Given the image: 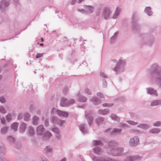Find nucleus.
I'll return each instance as SVG.
<instances>
[{
    "label": "nucleus",
    "instance_id": "40",
    "mask_svg": "<svg viewBox=\"0 0 161 161\" xmlns=\"http://www.w3.org/2000/svg\"><path fill=\"white\" fill-rule=\"evenodd\" d=\"M100 76L103 78H108V77L107 76L105 75L104 73L102 71H101L100 73Z\"/></svg>",
    "mask_w": 161,
    "mask_h": 161
},
{
    "label": "nucleus",
    "instance_id": "45",
    "mask_svg": "<svg viewBox=\"0 0 161 161\" xmlns=\"http://www.w3.org/2000/svg\"><path fill=\"white\" fill-rule=\"evenodd\" d=\"M101 144V142L99 141H94L93 142V144L94 145H99Z\"/></svg>",
    "mask_w": 161,
    "mask_h": 161
},
{
    "label": "nucleus",
    "instance_id": "31",
    "mask_svg": "<svg viewBox=\"0 0 161 161\" xmlns=\"http://www.w3.org/2000/svg\"><path fill=\"white\" fill-rule=\"evenodd\" d=\"M127 122L130 125H135L138 124V123L136 122H135L131 120H128L127 121Z\"/></svg>",
    "mask_w": 161,
    "mask_h": 161
},
{
    "label": "nucleus",
    "instance_id": "22",
    "mask_svg": "<svg viewBox=\"0 0 161 161\" xmlns=\"http://www.w3.org/2000/svg\"><path fill=\"white\" fill-rule=\"evenodd\" d=\"M19 124L17 122H15L12 123L11 125V127L12 130L14 131H17L18 126Z\"/></svg>",
    "mask_w": 161,
    "mask_h": 161
},
{
    "label": "nucleus",
    "instance_id": "13",
    "mask_svg": "<svg viewBox=\"0 0 161 161\" xmlns=\"http://www.w3.org/2000/svg\"><path fill=\"white\" fill-rule=\"evenodd\" d=\"M83 7L88 12V14L89 13H92L93 12L94 8L92 6L84 5Z\"/></svg>",
    "mask_w": 161,
    "mask_h": 161
},
{
    "label": "nucleus",
    "instance_id": "32",
    "mask_svg": "<svg viewBox=\"0 0 161 161\" xmlns=\"http://www.w3.org/2000/svg\"><path fill=\"white\" fill-rule=\"evenodd\" d=\"M122 131V129H119L118 130V129L117 128H110L107 129L105 131Z\"/></svg>",
    "mask_w": 161,
    "mask_h": 161
},
{
    "label": "nucleus",
    "instance_id": "36",
    "mask_svg": "<svg viewBox=\"0 0 161 161\" xmlns=\"http://www.w3.org/2000/svg\"><path fill=\"white\" fill-rule=\"evenodd\" d=\"M44 128L42 125H40L37 128L36 131H44Z\"/></svg>",
    "mask_w": 161,
    "mask_h": 161
},
{
    "label": "nucleus",
    "instance_id": "39",
    "mask_svg": "<svg viewBox=\"0 0 161 161\" xmlns=\"http://www.w3.org/2000/svg\"><path fill=\"white\" fill-rule=\"evenodd\" d=\"M78 10L81 13L85 14H88V12L86 11V10L85 9H78Z\"/></svg>",
    "mask_w": 161,
    "mask_h": 161
},
{
    "label": "nucleus",
    "instance_id": "27",
    "mask_svg": "<svg viewBox=\"0 0 161 161\" xmlns=\"http://www.w3.org/2000/svg\"><path fill=\"white\" fill-rule=\"evenodd\" d=\"M27 125L24 122H22L20 126V130L21 131H25Z\"/></svg>",
    "mask_w": 161,
    "mask_h": 161
},
{
    "label": "nucleus",
    "instance_id": "30",
    "mask_svg": "<svg viewBox=\"0 0 161 161\" xmlns=\"http://www.w3.org/2000/svg\"><path fill=\"white\" fill-rule=\"evenodd\" d=\"M30 114L27 113L24 114V120L26 121L29 120L30 119Z\"/></svg>",
    "mask_w": 161,
    "mask_h": 161
},
{
    "label": "nucleus",
    "instance_id": "49",
    "mask_svg": "<svg viewBox=\"0 0 161 161\" xmlns=\"http://www.w3.org/2000/svg\"><path fill=\"white\" fill-rule=\"evenodd\" d=\"M97 96L100 98H102L103 97V94L100 92H98L97 93Z\"/></svg>",
    "mask_w": 161,
    "mask_h": 161
},
{
    "label": "nucleus",
    "instance_id": "38",
    "mask_svg": "<svg viewBox=\"0 0 161 161\" xmlns=\"http://www.w3.org/2000/svg\"><path fill=\"white\" fill-rule=\"evenodd\" d=\"M0 112L3 114H5L6 110L2 106H0Z\"/></svg>",
    "mask_w": 161,
    "mask_h": 161
},
{
    "label": "nucleus",
    "instance_id": "54",
    "mask_svg": "<svg viewBox=\"0 0 161 161\" xmlns=\"http://www.w3.org/2000/svg\"><path fill=\"white\" fill-rule=\"evenodd\" d=\"M8 129V127L6 126L3 127L1 129V131H7Z\"/></svg>",
    "mask_w": 161,
    "mask_h": 161
},
{
    "label": "nucleus",
    "instance_id": "63",
    "mask_svg": "<svg viewBox=\"0 0 161 161\" xmlns=\"http://www.w3.org/2000/svg\"><path fill=\"white\" fill-rule=\"evenodd\" d=\"M46 149H47V151H50L51 150V149L49 147H46Z\"/></svg>",
    "mask_w": 161,
    "mask_h": 161
},
{
    "label": "nucleus",
    "instance_id": "47",
    "mask_svg": "<svg viewBox=\"0 0 161 161\" xmlns=\"http://www.w3.org/2000/svg\"><path fill=\"white\" fill-rule=\"evenodd\" d=\"M44 124L45 126L47 127L49 125V120L48 119H47L45 120Z\"/></svg>",
    "mask_w": 161,
    "mask_h": 161
},
{
    "label": "nucleus",
    "instance_id": "43",
    "mask_svg": "<svg viewBox=\"0 0 161 161\" xmlns=\"http://www.w3.org/2000/svg\"><path fill=\"white\" fill-rule=\"evenodd\" d=\"M84 0H79L78 1V3H80L83 1ZM76 2V0H72L71 2H70V4L71 5H74Z\"/></svg>",
    "mask_w": 161,
    "mask_h": 161
},
{
    "label": "nucleus",
    "instance_id": "20",
    "mask_svg": "<svg viewBox=\"0 0 161 161\" xmlns=\"http://www.w3.org/2000/svg\"><path fill=\"white\" fill-rule=\"evenodd\" d=\"M109 110L108 108L104 109H100L98 110L99 114L102 115H106L108 113Z\"/></svg>",
    "mask_w": 161,
    "mask_h": 161
},
{
    "label": "nucleus",
    "instance_id": "57",
    "mask_svg": "<svg viewBox=\"0 0 161 161\" xmlns=\"http://www.w3.org/2000/svg\"><path fill=\"white\" fill-rule=\"evenodd\" d=\"M29 131H35V130L32 126H30L29 128Z\"/></svg>",
    "mask_w": 161,
    "mask_h": 161
},
{
    "label": "nucleus",
    "instance_id": "58",
    "mask_svg": "<svg viewBox=\"0 0 161 161\" xmlns=\"http://www.w3.org/2000/svg\"><path fill=\"white\" fill-rule=\"evenodd\" d=\"M37 114L38 115H40L41 114V111L40 109H38L37 111Z\"/></svg>",
    "mask_w": 161,
    "mask_h": 161
},
{
    "label": "nucleus",
    "instance_id": "23",
    "mask_svg": "<svg viewBox=\"0 0 161 161\" xmlns=\"http://www.w3.org/2000/svg\"><path fill=\"white\" fill-rule=\"evenodd\" d=\"M39 120V118L38 116H34L32 119V122L33 124L34 125H37L38 124Z\"/></svg>",
    "mask_w": 161,
    "mask_h": 161
},
{
    "label": "nucleus",
    "instance_id": "59",
    "mask_svg": "<svg viewBox=\"0 0 161 161\" xmlns=\"http://www.w3.org/2000/svg\"><path fill=\"white\" fill-rule=\"evenodd\" d=\"M56 110V109L54 108H53L51 110V112L52 114H54L55 110Z\"/></svg>",
    "mask_w": 161,
    "mask_h": 161
},
{
    "label": "nucleus",
    "instance_id": "12",
    "mask_svg": "<svg viewBox=\"0 0 161 161\" xmlns=\"http://www.w3.org/2000/svg\"><path fill=\"white\" fill-rule=\"evenodd\" d=\"M91 100L94 105H98L101 102V100L96 97H92Z\"/></svg>",
    "mask_w": 161,
    "mask_h": 161
},
{
    "label": "nucleus",
    "instance_id": "53",
    "mask_svg": "<svg viewBox=\"0 0 161 161\" xmlns=\"http://www.w3.org/2000/svg\"><path fill=\"white\" fill-rule=\"evenodd\" d=\"M117 115L114 114H112L110 116V117L113 119L114 120L115 118H116Z\"/></svg>",
    "mask_w": 161,
    "mask_h": 161
},
{
    "label": "nucleus",
    "instance_id": "33",
    "mask_svg": "<svg viewBox=\"0 0 161 161\" xmlns=\"http://www.w3.org/2000/svg\"><path fill=\"white\" fill-rule=\"evenodd\" d=\"M153 125L156 127L160 126L161 125V122L160 121H156L153 124Z\"/></svg>",
    "mask_w": 161,
    "mask_h": 161
},
{
    "label": "nucleus",
    "instance_id": "34",
    "mask_svg": "<svg viewBox=\"0 0 161 161\" xmlns=\"http://www.w3.org/2000/svg\"><path fill=\"white\" fill-rule=\"evenodd\" d=\"M93 150L95 153L98 154L100 152V150L98 147H96L93 149Z\"/></svg>",
    "mask_w": 161,
    "mask_h": 161
},
{
    "label": "nucleus",
    "instance_id": "44",
    "mask_svg": "<svg viewBox=\"0 0 161 161\" xmlns=\"http://www.w3.org/2000/svg\"><path fill=\"white\" fill-rule=\"evenodd\" d=\"M0 102L3 103L6 102L5 99L3 96H2L0 97Z\"/></svg>",
    "mask_w": 161,
    "mask_h": 161
},
{
    "label": "nucleus",
    "instance_id": "11",
    "mask_svg": "<svg viewBox=\"0 0 161 161\" xmlns=\"http://www.w3.org/2000/svg\"><path fill=\"white\" fill-rule=\"evenodd\" d=\"M132 30L134 32H138L140 29V26L138 23L131 24Z\"/></svg>",
    "mask_w": 161,
    "mask_h": 161
},
{
    "label": "nucleus",
    "instance_id": "18",
    "mask_svg": "<svg viewBox=\"0 0 161 161\" xmlns=\"http://www.w3.org/2000/svg\"><path fill=\"white\" fill-rule=\"evenodd\" d=\"M144 12L149 16L152 15L153 12L152 11L151 8L150 7H146L145 9Z\"/></svg>",
    "mask_w": 161,
    "mask_h": 161
},
{
    "label": "nucleus",
    "instance_id": "10",
    "mask_svg": "<svg viewBox=\"0 0 161 161\" xmlns=\"http://www.w3.org/2000/svg\"><path fill=\"white\" fill-rule=\"evenodd\" d=\"M139 142V139L137 136L134 137L130 141V144L131 146H135L137 145Z\"/></svg>",
    "mask_w": 161,
    "mask_h": 161
},
{
    "label": "nucleus",
    "instance_id": "64",
    "mask_svg": "<svg viewBox=\"0 0 161 161\" xmlns=\"http://www.w3.org/2000/svg\"><path fill=\"white\" fill-rule=\"evenodd\" d=\"M42 161H48L47 159L46 158H44V159L42 160Z\"/></svg>",
    "mask_w": 161,
    "mask_h": 161
},
{
    "label": "nucleus",
    "instance_id": "61",
    "mask_svg": "<svg viewBox=\"0 0 161 161\" xmlns=\"http://www.w3.org/2000/svg\"><path fill=\"white\" fill-rule=\"evenodd\" d=\"M52 131H58V129H57V128H53L52 130Z\"/></svg>",
    "mask_w": 161,
    "mask_h": 161
},
{
    "label": "nucleus",
    "instance_id": "51",
    "mask_svg": "<svg viewBox=\"0 0 161 161\" xmlns=\"http://www.w3.org/2000/svg\"><path fill=\"white\" fill-rule=\"evenodd\" d=\"M68 106L70 104H72L75 103V101L74 99H71L70 100H68Z\"/></svg>",
    "mask_w": 161,
    "mask_h": 161
},
{
    "label": "nucleus",
    "instance_id": "8",
    "mask_svg": "<svg viewBox=\"0 0 161 161\" xmlns=\"http://www.w3.org/2000/svg\"><path fill=\"white\" fill-rule=\"evenodd\" d=\"M111 11L110 9L108 8H105L103 10V15L105 19H108L110 14Z\"/></svg>",
    "mask_w": 161,
    "mask_h": 161
},
{
    "label": "nucleus",
    "instance_id": "55",
    "mask_svg": "<svg viewBox=\"0 0 161 161\" xmlns=\"http://www.w3.org/2000/svg\"><path fill=\"white\" fill-rule=\"evenodd\" d=\"M114 120L116 121L117 122H119L120 120V118L117 116L116 118H115Z\"/></svg>",
    "mask_w": 161,
    "mask_h": 161
},
{
    "label": "nucleus",
    "instance_id": "42",
    "mask_svg": "<svg viewBox=\"0 0 161 161\" xmlns=\"http://www.w3.org/2000/svg\"><path fill=\"white\" fill-rule=\"evenodd\" d=\"M68 87L65 86V87L63 90V93L64 95H66L67 94L68 91Z\"/></svg>",
    "mask_w": 161,
    "mask_h": 161
},
{
    "label": "nucleus",
    "instance_id": "60",
    "mask_svg": "<svg viewBox=\"0 0 161 161\" xmlns=\"http://www.w3.org/2000/svg\"><path fill=\"white\" fill-rule=\"evenodd\" d=\"M150 131H160L159 129H157V128H155L154 129H153L150 130Z\"/></svg>",
    "mask_w": 161,
    "mask_h": 161
},
{
    "label": "nucleus",
    "instance_id": "2",
    "mask_svg": "<svg viewBox=\"0 0 161 161\" xmlns=\"http://www.w3.org/2000/svg\"><path fill=\"white\" fill-rule=\"evenodd\" d=\"M153 29L147 33H143L140 36V44L141 45H146L148 46H152L154 43V39L151 33Z\"/></svg>",
    "mask_w": 161,
    "mask_h": 161
},
{
    "label": "nucleus",
    "instance_id": "24",
    "mask_svg": "<svg viewBox=\"0 0 161 161\" xmlns=\"http://www.w3.org/2000/svg\"><path fill=\"white\" fill-rule=\"evenodd\" d=\"M86 97L83 95H80L78 99V101L80 102H86Z\"/></svg>",
    "mask_w": 161,
    "mask_h": 161
},
{
    "label": "nucleus",
    "instance_id": "52",
    "mask_svg": "<svg viewBox=\"0 0 161 161\" xmlns=\"http://www.w3.org/2000/svg\"><path fill=\"white\" fill-rule=\"evenodd\" d=\"M85 92L86 93H87L88 95L91 94L90 90L88 88H86L85 89Z\"/></svg>",
    "mask_w": 161,
    "mask_h": 161
},
{
    "label": "nucleus",
    "instance_id": "7",
    "mask_svg": "<svg viewBox=\"0 0 161 161\" xmlns=\"http://www.w3.org/2000/svg\"><path fill=\"white\" fill-rule=\"evenodd\" d=\"M9 4V3L6 0H2L0 3V8L1 10L4 11L5 10V8Z\"/></svg>",
    "mask_w": 161,
    "mask_h": 161
},
{
    "label": "nucleus",
    "instance_id": "16",
    "mask_svg": "<svg viewBox=\"0 0 161 161\" xmlns=\"http://www.w3.org/2000/svg\"><path fill=\"white\" fill-rule=\"evenodd\" d=\"M57 113L60 116L67 117L69 115L68 112L58 110L57 111Z\"/></svg>",
    "mask_w": 161,
    "mask_h": 161
},
{
    "label": "nucleus",
    "instance_id": "4",
    "mask_svg": "<svg viewBox=\"0 0 161 161\" xmlns=\"http://www.w3.org/2000/svg\"><path fill=\"white\" fill-rule=\"evenodd\" d=\"M85 116L87 119L89 126H91L94 119L93 111L90 110L86 111L85 113Z\"/></svg>",
    "mask_w": 161,
    "mask_h": 161
},
{
    "label": "nucleus",
    "instance_id": "19",
    "mask_svg": "<svg viewBox=\"0 0 161 161\" xmlns=\"http://www.w3.org/2000/svg\"><path fill=\"white\" fill-rule=\"evenodd\" d=\"M161 105V100H155L151 103L150 106H155Z\"/></svg>",
    "mask_w": 161,
    "mask_h": 161
},
{
    "label": "nucleus",
    "instance_id": "62",
    "mask_svg": "<svg viewBox=\"0 0 161 161\" xmlns=\"http://www.w3.org/2000/svg\"><path fill=\"white\" fill-rule=\"evenodd\" d=\"M18 146H17L16 147L18 148V149H19L20 147H21V145L19 144H17Z\"/></svg>",
    "mask_w": 161,
    "mask_h": 161
},
{
    "label": "nucleus",
    "instance_id": "29",
    "mask_svg": "<svg viewBox=\"0 0 161 161\" xmlns=\"http://www.w3.org/2000/svg\"><path fill=\"white\" fill-rule=\"evenodd\" d=\"M119 8L118 7H117L116 8V10L115 11V12L113 16L112 17V18L114 19H116L117 16L119 15Z\"/></svg>",
    "mask_w": 161,
    "mask_h": 161
},
{
    "label": "nucleus",
    "instance_id": "48",
    "mask_svg": "<svg viewBox=\"0 0 161 161\" xmlns=\"http://www.w3.org/2000/svg\"><path fill=\"white\" fill-rule=\"evenodd\" d=\"M103 106L104 107H111L113 105V104L112 103H109L108 104L107 103H104L102 104Z\"/></svg>",
    "mask_w": 161,
    "mask_h": 161
},
{
    "label": "nucleus",
    "instance_id": "37",
    "mask_svg": "<svg viewBox=\"0 0 161 161\" xmlns=\"http://www.w3.org/2000/svg\"><path fill=\"white\" fill-rule=\"evenodd\" d=\"M103 81V87L104 88H106L107 86V82L105 79H103L102 80Z\"/></svg>",
    "mask_w": 161,
    "mask_h": 161
},
{
    "label": "nucleus",
    "instance_id": "6",
    "mask_svg": "<svg viewBox=\"0 0 161 161\" xmlns=\"http://www.w3.org/2000/svg\"><path fill=\"white\" fill-rule=\"evenodd\" d=\"M147 93L148 94H149L151 95H153L157 96L158 94L157 93V91L154 90L153 88L150 87L146 88Z\"/></svg>",
    "mask_w": 161,
    "mask_h": 161
},
{
    "label": "nucleus",
    "instance_id": "28",
    "mask_svg": "<svg viewBox=\"0 0 161 161\" xmlns=\"http://www.w3.org/2000/svg\"><path fill=\"white\" fill-rule=\"evenodd\" d=\"M87 125L84 124H82L80 125L79 128L80 131H85L86 130Z\"/></svg>",
    "mask_w": 161,
    "mask_h": 161
},
{
    "label": "nucleus",
    "instance_id": "35",
    "mask_svg": "<svg viewBox=\"0 0 161 161\" xmlns=\"http://www.w3.org/2000/svg\"><path fill=\"white\" fill-rule=\"evenodd\" d=\"M11 114L9 113L6 115V120L8 122H9L12 119Z\"/></svg>",
    "mask_w": 161,
    "mask_h": 161
},
{
    "label": "nucleus",
    "instance_id": "3",
    "mask_svg": "<svg viewBox=\"0 0 161 161\" xmlns=\"http://www.w3.org/2000/svg\"><path fill=\"white\" fill-rule=\"evenodd\" d=\"M112 61L116 64L115 67L113 68V70L117 74H119L123 72L126 64L125 60L122 59L121 58L117 60L116 59H112Z\"/></svg>",
    "mask_w": 161,
    "mask_h": 161
},
{
    "label": "nucleus",
    "instance_id": "56",
    "mask_svg": "<svg viewBox=\"0 0 161 161\" xmlns=\"http://www.w3.org/2000/svg\"><path fill=\"white\" fill-rule=\"evenodd\" d=\"M34 107V106L32 104H31L30 105V110L31 112L33 110V109Z\"/></svg>",
    "mask_w": 161,
    "mask_h": 161
},
{
    "label": "nucleus",
    "instance_id": "17",
    "mask_svg": "<svg viewBox=\"0 0 161 161\" xmlns=\"http://www.w3.org/2000/svg\"><path fill=\"white\" fill-rule=\"evenodd\" d=\"M137 127L144 130H147L150 128V126L146 124H141L138 125Z\"/></svg>",
    "mask_w": 161,
    "mask_h": 161
},
{
    "label": "nucleus",
    "instance_id": "41",
    "mask_svg": "<svg viewBox=\"0 0 161 161\" xmlns=\"http://www.w3.org/2000/svg\"><path fill=\"white\" fill-rule=\"evenodd\" d=\"M24 116V114L20 113L18 115V119L20 120L23 119Z\"/></svg>",
    "mask_w": 161,
    "mask_h": 161
},
{
    "label": "nucleus",
    "instance_id": "50",
    "mask_svg": "<svg viewBox=\"0 0 161 161\" xmlns=\"http://www.w3.org/2000/svg\"><path fill=\"white\" fill-rule=\"evenodd\" d=\"M1 123L3 124H5L6 123V120L5 118L3 117H2L1 119Z\"/></svg>",
    "mask_w": 161,
    "mask_h": 161
},
{
    "label": "nucleus",
    "instance_id": "26",
    "mask_svg": "<svg viewBox=\"0 0 161 161\" xmlns=\"http://www.w3.org/2000/svg\"><path fill=\"white\" fill-rule=\"evenodd\" d=\"M118 126L124 129H125L127 128H129L130 126L127 124L124 123H120L119 124Z\"/></svg>",
    "mask_w": 161,
    "mask_h": 161
},
{
    "label": "nucleus",
    "instance_id": "14",
    "mask_svg": "<svg viewBox=\"0 0 161 161\" xmlns=\"http://www.w3.org/2000/svg\"><path fill=\"white\" fill-rule=\"evenodd\" d=\"M95 120L97 125H99L104 123V118L103 117H98Z\"/></svg>",
    "mask_w": 161,
    "mask_h": 161
},
{
    "label": "nucleus",
    "instance_id": "1",
    "mask_svg": "<svg viewBox=\"0 0 161 161\" xmlns=\"http://www.w3.org/2000/svg\"><path fill=\"white\" fill-rule=\"evenodd\" d=\"M147 71L152 82L158 85L161 90V66L153 63Z\"/></svg>",
    "mask_w": 161,
    "mask_h": 161
},
{
    "label": "nucleus",
    "instance_id": "21",
    "mask_svg": "<svg viewBox=\"0 0 161 161\" xmlns=\"http://www.w3.org/2000/svg\"><path fill=\"white\" fill-rule=\"evenodd\" d=\"M38 134L40 135H42L44 134V136L47 137H49L52 136L51 134L49 131H38Z\"/></svg>",
    "mask_w": 161,
    "mask_h": 161
},
{
    "label": "nucleus",
    "instance_id": "9",
    "mask_svg": "<svg viewBox=\"0 0 161 161\" xmlns=\"http://www.w3.org/2000/svg\"><path fill=\"white\" fill-rule=\"evenodd\" d=\"M139 15L136 13H134L132 15L131 18V24H133L137 23V22L139 21Z\"/></svg>",
    "mask_w": 161,
    "mask_h": 161
},
{
    "label": "nucleus",
    "instance_id": "46",
    "mask_svg": "<svg viewBox=\"0 0 161 161\" xmlns=\"http://www.w3.org/2000/svg\"><path fill=\"white\" fill-rule=\"evenodd\" d=\"M44 54V53H37L36 55V57L37 58H41L43 56V55Z\"/></svg>",
    "mask_w": 161,
    "mask_h": 161
},
{
    "label": "nucleus",
    "instance_id": "15",
    "mask_svg": "<svg viewBox=\"0 0 161 161\" xmlns=\"http://www.w3.org/2000/svg\"><path fill=\"white\" fill-rule=\"evenodd\" d=\"M60 105L62 107L68 106V99L62 98L61 99Z\"/></svg>",
    "mask_w": 161,
    "mask_h": 161
},
{
    "label": "nucleus",
    "instance_id": "25",
    "mask_svg": "<svg viewBox=\"0 0 161 161\" xmlns=\"http://www.w3.org/2000/svg\"><path fill=\"white\" fill-rule=\"evenodd\" d=\"M118 34V32H115L114 34L110 38V42L112 43H114Z\"/></svg>",
    "mask_w": 161,
    "mask_h": 161
},
{
    "label": "nucleus",
    "instance_id": "5",
    "mask_svg": "<svg viewBox=\"0 0 161 161\" xmlns=\"http://www.w3.org/2000/svg\"><path fill=\"white\" fill-rule=\"evenodd\" d=\"M52 122L54 124H57L60 126H62L64 123L65 122L64 121L61 120L59 119L57 117H53L51 118Z\"/></svg>",
    "mask_w": 161,
    "mask_h": 161
}]
</instances>
